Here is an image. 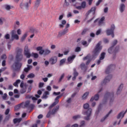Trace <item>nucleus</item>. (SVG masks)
Returning a JSON list of instances; mask_svg holds the SVG:
<instances>
[{"mask_svg": "<svg viewBox=\"0 0 127 127\" xmlns=\"http://www.w3.org/2000/svg\"><path fill=\"white\" fill-rule=\"evenodd\" d=\"M101 44H102V42H100L96 45V46L93 51V56H97V55H99V53H100V51L102 50V48Z\"/></svg>", "mask_w": 127, "mask_h": 127, "instance_id": "obj_4", "label": "nucleus"}, {"mask_svg": "<svg viewBox=\"0 0 127 127\" xmlns=\"http://www.w3.org/2000/svg\"><path fill=\"white\" fill-rule=\"evenodd\" d=\"M21 120H22L21 118H16L13 120V123L14 124H16V123H20L21 122Z\"/></svg>", "mask_w": 127, "mask_h": 127, "instance_id": "obj_34", "label": "nucleus"}, {"mask_svg": "<svg viewBox=\"0 0 127 127\" xmlns=\"http://www.w3.org/2000/svg\"><path fill=\"white\" fill-rule=\"evenodd\" d=\"M30 50L28 49V46H25L24 48V54L26 56V58H29L31 57V54H30Z\"/></svg>", "mask_w": 127, "mask_h": 127, "instance_id": "obj_8", "label": "nucleus"}, {"mask_svg": "<svg viewBox=\"0 0 127 127\" xmlns=\"http://www.w3.org/2000/svg\"><path fill=\"white\" fill-rule=\"evenodd\" d=\"M104 20H105V17H102L101 19H97L95 20L94 23H97L100 26L104 24Z\"/></svg>", "mask_w": 127, "mask_h": 127, "instance_id": "obj_12", "label": "nucleus"}, {"mask_svg": "<svg viewBox=\"0 0 127 127\" xmlns=\"http://www.w3.org/2000/svg\"><path fill=\"white\" fill-rule=\"evenodd\" d=\"M9 119H10V115H8L5 117V118L4 119V122H6V121H8V120H9Z\"/></svg>", "mask_w": 127, "mask_h": 127, "instance_id": "obj_46", "label": "nucleus"}, {"mask_svg": "<svg viewBox=\"0 0 127 127\" xmlns=\"http://www.w3.org/2000/svg\"><path fill=\"white\" fill-rule=\"evenodd\" d=\"M31 4V0H29V2H26V3H21L20 4V7L21 8H23L24 9H28V7L29 5Z\"/></svg>", "mask_w": 127, "mask_h": 127, "instance_id": "obj_7", "label": "nucleus"}, {"mask_svg": "<svg viewBox=\"0 0 127 127\" xmlns=\"http://www.w3.org/2000/svg\"><path fill=\"white\" fill-rule=\"evenodd\" d=\"M23 103H21V104H19L17 105V106H16L14 107L15 111H18V110H19L20 109L21 107L23 108Z\"/></svg>", "mask_w": 127, "mask_h": 127, "instance_id": "obj_28", "label": "nucleus"}, {"mask_svg": "<svg viewBox=\"0 0 127 127\" xmlns=\"http://www.w3.org/2000/svg\"><path fill=\"white\" fill-rule=\"evenodd\" d=\"M81 116L80 115H76L72 117L73 120H78V119H80Z\"/></svg>", "mask_w": 127, "mask_h": 127, "instance_id": "obj_39", "label": "nucleus"}, {"mask_svg": "<svg viewBox=\"0 0 127 127\" xmlns=\"http://www.w3.org/2000/svg\"><path fill=\"white\" fill-rule=\"evenodd\" d=\"M75 52H80L81 51V48L77 47L75 50Z\"/></svg>", "mask_w": 127, "mask_h": 127, "instance_id": "obj_59", "label": "nucleus"}, {"mask_svg": "<svg viewBox=\"0 0 127 127\" xmlns=\"http://www.w3.org/2000/svg\"><path fill=\"white\" fill-rule=\"evenodd\" d=\"M22 104H23V107H26L27 108H28V107H29V104H30V102L28 101H27L25 103L23 102L22 103Z\"/></svg>", "mask_w": 127, "mask_h": 127, "instance_id": "obj_29", "label": "nucleus"}, {"mask_svg": "<svg viewBox=\"0 0 127 127\" xmlns=\"http://www.w3.org/2000/svg\"><path fill=\"white\" fill-rule=\"evenodd\" d=\"M62 95H59L58 96L56 99H55V101L54 102L50 107H49V109L50 111L47 115V118H50L51 115H54L55 113H56L59 109V106H57L55 108H54L52 111H51V109L53 108V107H55V106H56L58 103H59V99L62 97Z\"/></svg>", "mask_w": 127, "mask_h": 127, "instance_id": "obj_1", "label": "nucleus"}, {"mask_svg": "<svg viewBox=\"0 0 127 127\" xmlns=\"http://www.w3.org/2000/svg\"><path fill=\"white\" fill-rule=\"evenodd\" d=\"M1 59H6L7 57H6V55L3 54V55L1 56Z\"/></svg>", "mask_w": 127, "mask_h": 127, "instance_id": "obj_61", "label": "nucleus"}, {"mask_svg": "<svg viewBox=\"0 0 127 127\" xmlns=\"http://www.w3.org/2000/svg\"><path fill=\"white\" fill-rule=\"evenodd\" d=\"M71 102H72V98H69L66 100V103H67V104H70Z\"/></svg>", "mask_w": 127, "mask_h": 127, "instance_id": "obj_49", "label": "nucleus"}, {"mask_svg": "<svg viewBox=\"0 0 127 127\" xmlns=\"http://www.w3.org/2000/svg\"><path fill=\"white\" fill-rule=\"evenodd\" d=\"M84 126H85V121H82L80 122V125L79 127H84Z\"/></svg>", "mask_w": 127, "mask_h": 127, "instance_id": "obj_53", "label": "nucleus"}, {"mask_svg": "<svg viewBox=\"0 0 127 127\" xmlns=\"http://www.w3.org/2000/svg\"><path fill=\"white\" fill-rule=\"evenodd\" d=\"M65 76V74H64V73H63L62 75H61V77H60V79H59V82H61L62 81V79H63L64 78V76Z\"/></svg>", "mask_w": 127, "mask_h": 127, "instance_id": "obj_55", "label": "nucleus"}, {"mask_svg": "<svg viewBox=\"0 0 127 127\" xmlns=\"http://www.w3.org/2000/svg\"><path fill=\"white\" fill-rule=\"evenodd\" d=\"M101 32H102V29H99L98 30L96 31V35H99L101 34Z\"/></svg>", "mask_w": 127, "mask_h": 127, "instance_id": "obj_48", "label": "nucleus"}, {"mask_svg": "<svg viewBox=\"0 0 127 127\" xmlns=\"http://www.w3.org/2000/svg\"><path fill=\"white\" fill-rule=\"evenodd\" d=\"M96 10V7H93L91 8V9L88 11L89 13L90 12H93V14H95V11Z\"/></svg>", "mask_w": 127, "mask_h": 127, "instance_id": "obj_36", "label": "nucleus"}, {"mask_svg": "<svg viewBox=\"0 0 127 127\" xmlns=\"http://www.w3.org/2000/svg\"><path fill=\"white\" fill-rule=\"evenodd\" d=\"M10 38V35L9 34H6L4 36V39H9Z\"/></svg>", "mask_w": 127, "mask_h": 127, "instance_id": "obj_45", "label": "nucleus"}, {"mask_svg": "<svg viewBox=\"0 0 127 127\" xmlns=\"http://www.w3.org/2000/svg\"><path fill=\"white\" fill-rule=\"evenodd\" d=\"M89 95V92L85 93L82 96V99L85 100V99H87V97Z\"/></svg>", "mask_w": 127, "mask_h": 127, "instance_id": "obj_37", "label": "nucleus"}, {"mask_svg": "<svg viewBox=\"0 0 127 127\" xmlns=\"http://www.w3.org/2000/svg\"><path fill=\"white\" fill-rule=\"evenodd\" d=\"M32 56L34 57V58H37L39 57V55L37 53H32Z\"/></svg>", "mask_w": 127, "mask_h": 127, "instance_id": "obj_38", "label": "nucleus"}, {"mask_svg": "<svg viewBox=\"0 0 127 127\" xmlns=\"http://www.w3.org/2000/svg\"><path fill=\"white\" fill-rule=\"evenodd\" d=\"M112 111H113L112 110H111V111L108 113V114H107L104 118H102V119H101V120H100L101 123H104V121H106V120H107V118H108V117H109V115L112 113Z\"/></svg>", "mask_w": 127, "mask_h": 127, "instance_id": "obj_20", "label": "nucleus"}, {"mask_svg": "<svg viewBox=\"0 0 127 127\" xmlns=\"http://www.w3.org/2000/svg\"><path fill=\"white\" fill-rule=\"evenodd\" d=\"M60 94H61L60 92H54V93H53V94L56 95V96H58V95H60Z\"/></svg>", "mask_w": 127, "mask_h": 127, "instance_id": "obj_63", "label": "nucleus"}, {"mask_svg": "<svg viewBox=\"0 0 127 127\" xmlns=\"http://www.w3.org/2000/svg\"><path fill=\"white\" fill-rule=\"evenodd\" d=\"M82 45H84V46H88V45H89V44L87 43L86 41H83L82 42Z\"/></svg>", "mask_w": 127, "mask_h": 127, "instance_id": "obj_56", "label": "nucleus"}, {"mask_svg": "<svg viewBox=\"0 0 127 127\" xmlns=\"http://www.w3.org/2000/svg\"><path fill=\"white\" fill-rule=\"evenodd\" d=\"M4 7L6 10H9L10 9V5L6 4L4 5Z\"/></svg>", "mask_w": 127, "mask_h": 127, "instance_id": "obj_44", "label": "nucleus"}, {"mask_svg": "<svg viewBox=\"0 0 127 127\" xmlns=\"http://www.w3.org/2000/svg\"><path fill=\"white\" fill-rule=\"evenodd\" d=\"M117 43H118V40H115L112 43V46L108 49V52L110 53V54H113V53H117V52H118L120 49L119 47H117L115 48V47H114L115 45H117Z\"/></svg>", "mask_w": 127, "mask_h": 127, "instance_id": "obj_2", "label": "nucleus"}, {"mask_svg": "<svg viewBox=\"0 0 127 127\" xmlns=\"http://www.w3.org/2000/svg\"><path fill=\"white\" fill-rule=\"evenodd\" d=\"M116 68V65L114 64H111L109 65L106 69L105 73L106 74H109L111 71L113 70V69H115Z\"/></svg>", "mask_w": 127, "mask_h": 127, "instance_id": "obj_14", "label": "nucleus"}, {"mask_svg": "<svg viewBox=\"0 0 127 127\" xmlns=\"http://www.w3.org/2000/svg\"><path fill=\"white\" fill-rule=\"evenodd\" d=\"M28 84H32L33 83V80H30L27 81Z\"/></svg>", "mask_w": 127, "mask_h": 127, "instance_id": "obj_64", "label": "nucleus"}, {"mask_svg": "<svg viewBox=\"0 0 127 127\" xmlns=\"http://www.w3.org/2000/svg\"><path fill=\"white\" fill-rule=\"evenodd\" d=\"M80 67L82 70H87V66H86V64H85L82 63L80 64Z\"/></svg>", "mask_w": 127, "mask_h": 127, "instance_id": "obj_33", "label": "nucleus"}, {"mask_svg": "<svg viewBox=\"0 0 127 127\" xmlns=\"http://www.w3.org/2000/svg\"><path fill=\"white\" fill-rule=\"evenodd\" d=\"M10 111V110H9V108L7 109L5 112V115H6V116H7V115L9 114Z\"/></svg>", "mask_w": 127, "mask_h": 127, "instance_id": "obj_50", "label": "nucleus"}, {"mask_svg": "<svg viewBox=\"0 0 127 127\" xmlns=\"http://www.w3.org/2000/svg\"><path fill=\"white\" fill-rule=\"evenodd\" d=\"M40 0H36V2L35 3V6H37V7H38V6H39V4H40Z\"/></svg>", "mask_w": 127, "mask_h": 127, "instance_id": "obj_42", "label": "nucleus"}, {"mask_svg": "<svg viewBox=\"0 0 127 127\" xmlns=\"http://www.w3.org/2000/svg\"><path fill=\"white\" fill-rule=\"evenodd\" d=\"M35 77V75L33 73H30L27 75V78H34Z\"/></svg>", "mask_w": 127, "mask_h": 127, "instance_id": "obj_43", "label": "nucleus"}, {"mask_svg": "<svg viewBox=\"0 0 127 127\" xmlns=\"http://www.w3.org/2000/svg\"><path fill=\"white\" fill-rule=\"evenodd\" d=\"M65 61H66V59H63L60 61V65H62L65 63Z\"/></svg>", "mask_w": 127, "mask_h": 127, "instance_id": "obj_47", "label": "nucleus"}, {"mask_svg": "<svg viewBox=\"0 0 127 127\" xmlns=\"http://www.w3.org/2000/svg\"><path fill=\"white\" fill-rule=\"evenodd\" d=\"M114 97V94L107 92L104 96V98L103 99V104H105V102H107L108 99L110 98H113Z\"/></svg>", "mask_w": 127, "mask_h": 127, "instance_id": "obj_11", "label": "nucleus"}, {"mask_svg": "<svg viewBox=\"0 0 127 127\" xmlns=\"http://www.w3.org/2000/svg\"><path fill=\"white\" fill-rule=\"evenodd\" d=\"M116 27L115 25L113 24L111 26L110 29H108L106 30V33L107 35H111L112 37L114 38L115 37V35L114 34V30H115Z\"/></svg>", "mask_w": 127, "mask_h": 127, "instance_id": "obj_5", "label": "nucleus"}, {"mask_svg": "<svg viewBox=\"0 0 127 127\" xmlns=\"http://www.w3.org/2000/svg\"><path fill=\"white\" fill-rule=\"evenodd\" d=\"M21 81L20 79H17L16 80V81L13 83V86H14V87H18V84H19L20 83Z\"/></svg>", "mask_w": 127, "mask_h": 127, "instance_id": "obj_31", "label": "nucleus"}, {"mask_svg": "<svg viewBox=\"0 0 127 127\" xmlns=\"http://www.w3.org/2000/svg\"><path fill=\"white\" fill-rule=\"evenodd\" d=\"M127 113V109L125 112H122L117 116V119H123L125 117V115Z\"/></svg>", "mask_w": 127, "mask_h": 127, "instance_id": "obj_16", "label": "nucleus"}, {"mask_svg": "<svg viewBox=\"0 0 127 127\" xmlns=\"http://www.w3.org/2000/svg\"><path fill=\"white\" fill-rule=\"evenodd\" d=\"M94 100L95 101H98L99 100V94H96L94 97H92L90 99V102H93Z\"/></svg>", "mask_w": 127, "mask_h": 127, "instance_id": "obj_27", "label": "nucleus"}, {"mask_svg": "<svg viewBox=\"0 0 127 127\" xmlns=\"http://www.w3.org/2000/svg\"><path fill=\"white\" fill-rule=\"evenodd\" d=\"M68 30L67 28H65L62 32H60L58 35V37L62 36V35H65L66 33H68Z\"/></svg>", "mask_w": 127, "mask_h": 127, "instance_id": "obj_19", "label": "nucleus"}, {"mask_svg": "<svg viewBox=\"0 0 127 127\" xmlns=\"http://www.w3.org/2000/svg\"><path fill=\"white\" fill-rule=\"evenodd\" d=\"M61 23L62 24H60L59 25V26L60 28H63V27H64V25H65V24H66V20H62Z\"/></svg>", "mask_w": 127, "mask_h": 127, "instance_id": "obj_26", "label": "nucleus"}, {"mask_svg": "<svg viewBox=\"0 0 127 127\" xmlns=\"http://www.w3.org/2000/svg\"><path fill=\"white\" fill-rule=\"evenodd\" d=\"M24 78H25V75H24V73H22L21 75H20V79H22V80H23V79H24Z\"/></svg>", "mask_w": 127, "mask_h": 127, "instance_id": "obj_62", "label": "nucleus"}, {"mask_svg": "<svg viewBox=\"0 0 127 127\" xmlns=\"http://www.w3.org/2000/svg\"><path fill=\"white\" fill-rule=\"evenodd\" d=\"M105 55H106V53H102L101 54L100 58L99 60L97 62V65H100V64H101V61L104 60V59H105Z\"/></svg>", "mask_w": 127, "mask_h": 127, "instance_id": "obj_15", "label": "nucleus"}, {"mask_svg": "<svg viewBox=\"0 0 127 127\" xmlns=\"http://www.w3.org/2000/svg\"><path fill=\"white\" fill-rule=\"evenodd\" d=\"M102 108V104H100L99 107H98V111H97L96 112V114H98L99 112L101 110V108Z\"/></svg>", "mask_w": 127, "mask_h": 127, "instance_id": "obj_58", "label": "nucleus"}, {"mask_svg": "<svg viewBox=\"0 0 127 127\" xmlns=\"http://www.w3.org/2000/svg\"><path fill=\"white\" fill-rule=\"evenodd\" d=\"M74 73H73V75L74 76H75V77H77V76H78V75L79 74V73H78V72H77V71H76V69L74 68Z\"/></svg>", "mask_w": 127, "mask_h": 127, "instance_id": "obj_51", "label": "nucleus"}, {"mask_svg": "<svg viewBox=\"0 0 127 127\" xmlns=\"http://www.w3.org/2000/svg\"><path fill=\"white\" fill-rule=\"evenodd\" d=\"M89 104L88 103H86L83 105V108L85 110H87L89 109Z\"/></svg>", "mask_w": 127, "mask_h": 127, "instance_id": "obj_40", "label": "nucleus"}, {"mask_svg": "<svg viewBox=\"0 0 127 127\" xmlns=\"http://www.w3.org/2000/svg\"><path fill=\"white\" fill-rule=\"evenodd\" d=\"M76 58V56L75 55H72L70 57H69L67 59V61L68 62H70V63H72L74 59Z\"/></svg>", "mask_w": 127, "mask_h": 127, "instance_id": "obj_24", "label": "nucleus"}, {"mask_svg": "<svg viewBox=\"0 0 127 127\" xmlns=\"http://www.w3.org/2000/svg\"><path fill=\"white\" fill-rule=\"evenodd\" d=\"M81 7L82 8H86V1H82L81 2Z\"/></svg>", "mask_w": 127, "mask_h": 127, "instance_id": "obj_41", "label": "nucleus"}, {"mask_svg": "<svg viewBox=\"0 0 127 127\" xmlns=\"http://www.w3.org/2000/svg\"><path fill=\"white\" fill-rule=\"evenodd\" d=\"M49 94V92L45 91L42 97V99H45V100H46V99L48 98Z\"/></svg>", "mask_w": 127, "mask_h": 127, "instance_id": "obj_22", "label": "nucleus"}, {"mask_svg": "<svg viewBox=\"0 0 127 127\" xmlns=\"http://www.w3.org/2000/svg\"><path fill=\"white\" fill-rule=\"evenodd\" d=\"M26 37H27V32H26L24 33V34L23 35V36H22L21 38V41H24V40H25V38H26Z\"/></svg>", "mask_w": 127, "mask_h": 127, "instance_id": "obj_32", "label": "nucleus"}, {"mask_svg": "<svg viewBox=\"0 0 127 127\" xmlns=\"http://www.w3.org/2000/svg\"><path fill=\"white\" fill-rule=\"evenodd\" d=\"M7 97V95L6 93H4L3 96H2L3 100H6V97Z\"/></svg>", "mask_w": 127, "mask_h": 127, "instance_id": "obj_57", "label": "nucleus"}, {"mask_svg": "<svg viewBox=\"0 0 127 127\" xmlns=\"http://www.w3.org/2000/svg\"><path fill=\"white\" fill-rule=\"evenodd\" d=\"M20 88H24V87H26V86H24V82L23 81H22L20 85Z\"/></svg>", "mask_w": 127, "mask_h": 127, "instance_id": "obj_52", "label": "nucleus"}, {"mask_svg": "<svg viewBox=\"0 0 127 127\" xmlns=\"http://www.w3.org/2000/svg\"><path fill=\"white\" fill-rule=\"evenodd\" d=\"M14 39H15V40H18V39H19V36H18L16 34H14L13 32H12L11 40L12 41L13 40H14Z\"/></svg>", "mask_w": 127, "mask_h": 127, "instance_id": "obj_17", "label": "nucleus"}, {"mask_svg": "<svg viewBox=\"0 0 127 127\" xmlns=\"http://www.w3.org/2000/svg\"><path fill=\"white\" fill-rule=\"evenodd\" d=\"M50 62H51V64H52V65H54V64H56V63L57 62V57H54L52 58L50 60Z\"/></svg>", "mask_w": 127, "mask_h": 127, "instance_id": "obj_18", "label": "nucleus"}, {"mask_svg": "<svg viewBox=\"0 0 127 127\" xmlns=\"http://www.w3.org/2000/svg\"><path fill=\"white\" fill-rule=\"evenodd\" d=\"M90 59V55H87L86 57L83 58V60L85 61V60H88L86 63V65H89V64L90 62H91V61Z\"/></svg>", "mask_w": 127, "mask_h": 127, "instance_id": "obj_21", "label": "nucleus"}, {"mask_svg": "<svg viewBox=\"0 0 127 127\" xmlns=\"http://www.w3.org/2000/svg\"><path fill=\"white\" fill-rule=\"evenodd\" d=\"M44 86V83L43 82H40L39 84V88H42Z\"/></svg>", "mask_w": 127, "mask_h": 127, "instance_id": "obj_54", "label": "nucleus"}, {"mask_svg": "<svg viewBox=\"0 0 127 127\" xmlns=\"http://www.w3.org/2000/svg\"><path fill=\"white\" fill-rule=\"evenodd\" d=\"M21 66H22V64L21 63H19L18 62H17L12 65V68H14L15 67V71H19L21 68Z\"/></svg>", "mask_w": 127, "mask_h": 127, "instance_id": "obj_9", "label": "nucleus"}, {"mask_svg": "<svg viewBox=\"0 0 127 127\" xmlns=\"http://www.w3.org/2000/svg\"><path fill=\"white\" fill-rule=\"evenodd\" d=\"M125 8H126V5L124 3H121L120 6V10L121 12H124Z\"/></svg>", "mask_w": 127, "mask_h": 127, "instance_id": "obj_23", "label": "nucleus"}, {"mask_svg": "<svg viewBox=\"0 0 127 127\" xmlns=\"http://www.w3.org/2000/svg\"><path fill=\"white\" fill-rule=\"evenodd\" d=\"M123 88H124V84H121L117 90V95H119V94L121 93V92L122 91V90H123Z\"/></svg>", "mask_w": 127, "mask_h": 127, "instance_id": "obj_25", "label": "nucleus"}, {"mask_svg": "<svg viewBox=\"0 0 127 127\" xmlns=\"http://www.w3.org/2000/svg\"><path fill=\"white\" fill-rule=\"evenodd\" d=\"M111 79H112V75H109L106 77H105L104 80L102 82L101 85H106V84L110 82Z\"/></svg>", "mask_w": 127, "mask_h": 127, "instance_id": "obj_13", "label": "nucleus"}, {"mask_svg": "<svg viewBox=\"0 0 127 127\" xmlns=\"http://www.w3.org/2000/svg\"><path fill=\"white\" fill-rule=\"evenodd\" d=\"M37 51H39V53L40 55H45V56L47 55H49L50 53H51V51L48 49H46V50H43V48L42 47H38L36 48Z\"/></svg>", "mask_w": 127, "mask_h": 127, "instance_id": "obj_3", "label": "nucleus"}, {"mask_svg": "<svg viewBox=\"0 0 127 127\" xmlns=\"http://www.w3.org/2000/svg\"><path fill=\"white\" fill-rule=\"evenodd\" d=\"M22 49H19L17 53L16 59L18 61H20L22 59Z\"/></svg>", "mask_w": 127, "mask_h": 127, "instance_id": "obj_10", "label": "nucleus"}, {"mask_svg": "<svg viewBox=\"0 0 127 127\" xmlns=\"http://www.w3.org/2000/svg\"><path fill=\"white\" fill-rule=\"evenodd\" d=\"M26 89H27L26 86H24V87L21 88V89L20 90L21 94H24V93L26 92Z\"/></svg>", "mask_w": 127, "mask_h": 127, "instance_id": "obj_35", "label": "nucleus"}, {"mask_svg": "<svg viewBox=\"0 0 127 127\" xmlns=\"http://www.w3.org/2000/svg\"><path fill=\"white\" fill-rule=\"evenodd\" d=\"M82 114L83 115H84V116H87V117L84 118V120L89 121V120H90V116H91V114H92V109L89 108L87 111H84L82 112Z\"/></svg>", "mask_w": 127, "mask_h": 127, "instance_id": "obj_6", "label": "nucleus"}, {"mask_svg": "<svg viewBox=\"0 0 127 127\" xmlns=\"http://www.w3.org/2000/svg\"><path fill=\"white\" fill-rule=\"evenodd\" d=\"M31 68H32V66L30 65H27V67L26 68H25L24 69V71L25 72H28V71H29V70H30V69H31Z\"/></svg>", "mask_w": 127, "mask_h": 127, "instance_id": "obj_30", "label": "nucleus"}, {"mask_svg": "<svg viewBox=\"0 0 127 127\" xmlns=\"http://www.w3.org/2000/svg\"><path fill=\"white\" fill-rule=\"evenodd\" d=\"M87 31H88V30L87 29H85L83 30L82 32L81 33L82 35H84Z\"/></svg>", "mask_w": 127, "mask_h": 127, "instance_id": "obj_60", "label": "nucleus"}]
</instances>
